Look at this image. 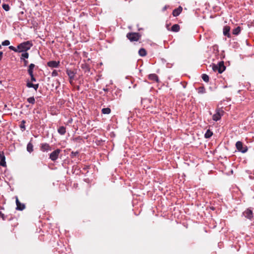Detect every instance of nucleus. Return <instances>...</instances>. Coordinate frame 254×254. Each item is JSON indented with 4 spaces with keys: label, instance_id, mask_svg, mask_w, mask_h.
Listing matches in <instances>:
<instances>
[{
    "label": "nucleus",
    "instance_id": "obj_8",
    "mask_svg": "<svg viewBox=\"0 0 254 254\" xmlns=\"http://www.w3.org/2000/svg\"><path fill=\"white\" fill-rule=\"evenodd\" d=\"M48 66L52 68H57L60 65V62L55 61H50L47 63Z\"/></svg>",
    "mask_w": 254,
    "mask_h": 254
},
{
    "label": "nucleus",
    "instance_id": "obj_41",
    "mask_svg": "<svg viewBox=\"0 0 254 254\" xmlns=\"http://www.w3.org/2000/svg\"><path fill=\"white\" fill-rule=\"evenodd\" d=\"M167 6L166 5V6H165L163 7V11H165V10L167 9Z\"/></svg>",
    "mask_w": 254,
    "mask_h": 254
},
{
    "label": "nucleus",
    "instance_id": "obj_28",
    "mask_svg": "<svg viewBox=\"0 0 254 254\" xmlns=\"http://www.w3.org/2000/svg\"><path fill=\"white\" fill-rule=\"evenodd\" d=\"M2 8L6 11L9 10L10 9L9 5L5 3L2 4Z\"/></svg>",
    "mask_w": 254,
    "mask_h": 254
},
{
    "label": "nucleus",
    "instance_id": "obj_33",
    "mask_svg": "<svg viewBox=\"0 0 254 254\" xmlns=\"http://www.w3.org/2000/svg\"><path fill=\"white\" fill-rule=\"evenodd\" d=\"M26 86L28 88H33V87H34V84L30 82H27L26 83Z\"/></svg>",
    "mask_w": 254,
    "mask_h": 254
},
{
    "label": "nucleus",
    "instance_id": "obj_18",
    "mask_svg": "<svg viewBox=\"0 0 254 254\" xmlns=\"http://www.w3.org/2000/svg\"><path fill=\"white\" fill-rule=\"evenodd\" d=\"M138 54L141 57H144L146 55L147 53L145 49L141 48L138 51Z\"/></svg>",
    "mask_w": 254,
    "mask_h": 254
},
{
    "label": "nucleus",
    "instance_id": "obj_5",
    "mask_svg": "<svg viewBox=\"0 0 254 254\" xmlns=\"http://www.w3.org/2000/svg\"><path fill=\"white\" fill-rule=\"evenodd\" d=\"M61 150L60 149H57L55 151H53L50 154V159H51V160L52 161H56L58 158L59 154L61 153Z\"/></svg>",
    "mask_w": 254,
    "mask_h": 254
},
{
    "label": "nucleus",
    "instance_id": "obj_40",
    "mask_svg": "<svg viewBox=\"0 0 254 254\" xmlns=\"http://www.w3.org/2000/svg\"><path fill=\"white\" fill-rule=\"evenodd\" d=\"M72 154H73L74 156H75L76 154H78V152H72Z\"/></svg>",
    "mask_w": 254,
    "mask_h": 254
},
{
    "label": "nucleus",
    "instance_id": "obj_10",
    "mask_svg": "<svg viewBox=\"0 0 254 254\" xmlns=\"http://www.w3.org/2000/svg\"><path fill=\"white\" fill-rule=\"evenodd\" d=\"M218 69H219V73H222L226 68L223 62H220L218 64Z\"/></svg>",
    "mask_w": 254,
    "mask_h": 254
},
{
    "label": "nucleus",
    "instance_id": "obj_2",
    "mask_svg": "<svg viewBox=\"0 0 254 254\" xmlns=\"http://www.w3.org/2000/svg\"><path fill=\"white\" fill-rule=\"evenodd\" d=\"M236 147L239 152L243 153H245L248 151L247 146L244 145L243 142L240 141H238L236 143Z\"/></svg>",
    "mask_w": 254,
    "mask_h": 254
},
{
    "label": "nucleus",
    "instance_id": "obj_26",
    "mask_svg": "<svg viewBox=\"0 0 254 254\" xmlns=\"http://www.w3.org/2000/svg\"><path fill=\"white\" fill-rule=\"evenodd\" d=\"M0 165L2 167H5L6 166V162H5V157H3V159H0Z\"/></svg>",
    "mask_w": 254,
    "mask_h": 254
},
{
    "label": "nucleus",
    "instance_id": "obj_12",
    "mask_svg": "<svg viewBox=\"0 0 254 254\" xmlns=\"http://www.w3.org/2000/svg\"><path fill=\"white\" fill-rule=\"evenodd\" d=\"M182 7L181 6H179L178 8L175 9L173 11V15L174 16H178L182 11Z\"/></svg>",
    "mask_w": 254,
    "mask_h": 254
},
{
    "label": "nucleus",
    "instance_id": "obj_39",
    "mask_svg": "<svg viewBox=\"0 0 254 254\" xmlns=\"http://www.w3.org/2000/svg\"><path fill=\"white\" fill-rule=\"evenodd\" d=\"M23 61V63H24V66H26L28 64V61H27L26 60H22Z\"/></svg>",
    "mask_w": 254,
    "mask_h": 254
},
{
    "label": "nucleus",
    "instance_id": "obj_11",
    "mask_svg": "<svg viewBox=\"0 0 254 254\" xmlns=\"http://www.w3.org/2000/svg\"><path fill=\"white\" fill-rule=\"evenodd\" d=\"M230 27L229 26H225L223 28V34L225 36H227L228 37H230Z\"/></svg>",
    "mask_w": 254,
    "mask_h": 254
},
{
    "label": "nucleus",
    "instance_id": "obj_25",
    "mask_svg": "<svg viewBox=\"0 0 254 254\" xmlns=\"http://www.w3.org/2000/svg\"><path fill=\"white\" fill-rule=\"evenodd\" d=\"M27 101L32 104H34L35 103V100L34 97H31L27 99Z\"/></svg>",
    "mask_w": 254,
    "mask_h": 254
},
{
    "label": "nucleus",
    "instance_id": "obj_30",
    "mask_svg": "<svg viewBox=\"0 0 254 254\" xmlns=\"http://www.w3.org/2000/svg\"><path fill=\"white\" fill-rule=\"evenodd\" d=\"M8 48L10 50H12V51H14L15 52H18V48H15L14 47H13L12 46H10L8 47Z\"/></svg>",
    "mask_w": 254,
    "mask_h": 254
},
{
    "label": "nucleus",
    "instance_id": "obj_1",
    "mask_svg": "<svg viewBox=\"0 0 254 254\" xmlns=\"http://www.w3.org/2000/svg\"><path fill=\"white\" fill-rule=\"evenodd\" d=\"M32 46V44L30 41L23 42L17 46L18 52H26Z\"/></svg>",
    "mask_w": 254,
    "mask_h": 254
},
{
    "label": "nucleus",
    "instance_id": "obj_32",
    "mask_svg": "<svg viewBox=\"0 0 254 254\" xmlns=\"http://www.w3.org/2000/svg\"><path fill=\"white\" fill-rule=\"evenodd\" d=\"M2 46H8L10 44L9 40H6L3 41L1 43Z\"/></svg>",
    "mask_w": 254,
    "mask_h": 254
},
{
    "label": "nucleus",
    "instance_id": "obj_16",
    "mask_svg": "<svg viewBox=\"0 0 254 254\" xmlns=\"http://www.w3.org/2000/svg\"><path fill=\"white\" fill-rule=\"evenodd\" d=\"M58 131L60 134L64 135L66 132V128L64 127L61 126L58 128Z\"/></svg>",
    "mask_w": 254,
    "mask_h": 254
},
{
    "label": "nucleus",
    "instance_id": "obj_17",
    "mask_svg": "<svg viewBox=\"0 0 254 254\" xmlns=\"http://www.w3.org/2000/svg\"><path fill=\"white\" fill-rule=\"evenodd\" d=\"M149 78L153 81H158V77L155 74H151L149 75Z\"/></svg>",
    "mask_w": 254,
    "mask_h": 254
},
{
    "label": "nucleus",
    "instance_id": "obj_23",
    "mask_svg": "<svg viewBox=\"0 0 254 254\" xmlns=\"http://www.w3.org/2000/svg\"><path fill=\"white\" fill-rule=\"evenodd\" d=\"M212 134H213L212 132L208 129L205 132V133L204 134V136L206 138H210L212 135Z\"/></svg>",
    "mask_w": 254,
    "mask_h": 254
},
{
    "label": "nucleus",
    "instance_id": "obj_4",
    "mask_svg": "<svg viewBox=\"0 0 254 254\" xmlns=\"http://www.w3.org/2000/svg\"><path fill=\"white\" fill-rule=\"evenodd\" d=\"M224 112L221 109H217L216 110V113L213 115L212 119L215 121H217L220 120L221 117L223 115Z\"/></svg>",
    "mask_w": 254,
    "mask_h": 254
},
{
    "label": "nucleus",
    "instance_id": "obj_38",
    "mask_svg": "<svg viewBox=\"0 0 254 254\" xmlns=\"http://www.w3.org/2000/svg\"><path fill=\"white\" fill-rule=\"evenodd\" d=\"M5 157V156H4L3 152L0 151V159H3V157Z\"/></svg>",
    "mask_w": 254,
    "mask_h": 254
},
{
    "label": "nucleus",
    "instance_id": "obj_13",
    "mask_svg": "<svg viewBox=\"0 0 254 254\" xmlns=\"http://www.w3.org/2000/svg\"><path fill=\"white\" fill-rule=\"evenodd\" d=\"M244 215L247 218L251 219L253 217V212L250 209H247L244 212Z\"/></svg>",
    "mask_w": 254,
    "mask_h": 254
},
{
    "label": "nucleus",
    "instance_id": "obj_34",
    "mask_svg": "<svg viewBox=\"0 0 254 254\" xmlns=\"http://www.w3.org/2000/svg\"><path fill=\"white\" fill-rule=\"evenodd\" d=\"M81 68L85 69V71L87 70L89 71L88 67L86 64H82Z\"/></svg>",
    "mask_w": 254,
    "mask_h": 254
},
{
    "label": "nucleus",
    "instance_id": "obj_37",
    "mask_svg": "<svg viewBox=\"0 0 254 254\" xmlns=\"http://www.w3.org/2000/svg\"><path fill=\"white\" fill-rule=\"evenodd\" d=\"M39 87V84H34V87L33 88L34 89L35 91H37Z\"/></svg>",
    "mask_w": 254,
    "mask_h": 254
},
{
    "label": "nucleus",
    "instance_id": "obj_31",
    "mask_svg": "<svg viewBox=\"0 0 254 254\" xmlns=\"http://www.w3.org/2000/svg\"><path fill=\"white\" fill-rule=\"evenodd\" d=\"M205 92V89L203 87H200L198 88L199 93H204Z\"/></svg>",
    "mask_w": 254,
    "mask_h": 254
},
{
    "label": "nucleus",
    "instance_id": "obj_7",
    "mask_svg": "<svg viewBox=\"0 0 254 254\" xmlns=\"http://www.w3.org/2000/svg\"><path fill=\"white\" fill-rule=\"evenodd\" d=\"M41 150L43 152H48L49 151H51L52 150V148L49 144L45 143L41 144Z\"/></svg>",
    "mask_w": 254,
    "mask_h": 254
},
{
    "label": "nucleus",
    "instance_id": "obj_24",
    "mask_svg": "<svg viewBox=\"0 0 254 254\" xmlns=\"http://www.w3.org/2000/svg\"><path fill=\"white\" fill-rule=\"evenodd\" d=\"M210 66H212V68L214 71H215V72L218 71L219 72L218 64H212V65H210Z\"/></svg>",
    "mask_w": 254,
    "mask_h": 254
},
{
    "label": "nucleus",
    "instance_id": "obj_42",
    "mask_svg": "<svg viewBox=\"0 0 254 254\" xmlns=\"http://www.w3.org/2000/svg\"><path fill=\"white\" fill-rule=\"evenodd\" d=\"M0 48H1V45H0Z\"/></svg>",
    "mask_w": 254,
    "mask_h": 254
},
{
    "label": "nucleus",
    "instance_id": "obj_35",
    "mask_svg": "<svg viewBox=\"0 0 254 254\" xmlns=\"http://www.w3.org/2000/svg\"><path fill=\"white\" fill-rule=\"evenodd\" d=\"M58 75V72L56 70H54L52 73V76H56Z\"/></svg>",
    "mask_w": 254,
    "mask_h": 254
},
{
    "label": "nucleus",
    "instance_id": "obj_36",
    "mask_svg": "<svg viewBox=\"0 0 254 254\" xmlns=\"http://www.w3.org/2000/svg\"><path fill=\"white\" fill-rule=\"evenodd\" d=\"M29 75L30 76L31 81L35 82V81H36V78L34 77L33 74H31V75Z\"/></svg>",
    "mask_w": 254,
    "mask_h": 254
},
{
    "label": "nucleus",
    "instance_id": "obj_21",
    "mask_svg": "<svg viewBox=\"0 0 254 254\" xmlns=\"http://www.w3.org/2000/svg\"><path fill=\"white\" fill-rule=\"evenodd\" d=\"M111 111V110L109 108H105L102 109V113L104 114H109Z\"/></svg>",
    "mask_w": 254,
    "mask_h": 254
},
{
    "label": "nucleus",
    "instance_id": "obj_29",
    "mask_svg": "<svg viewBox=\"0 0 254 254\" xmlns=\"http://www.w3.org/2000/svg\"><path fill=\"white\" fill-rule=\"evenodd\" d=\"M25 121L23 120L22 122H21V125H20V127L22 129V130H24L25 129Z\"/></svg>",
    "mask_w": 254,
    "mask_h": 254
},
{
    "label": "nucleus",
    "instance_id": "obj_19",
    "mask_svg": "<svg viewBox=\"0 0 254 254\" xmlns=\"http://www.w3.org/2000/svg\"><path fill=\"white\" fill-rule=\"evenodd\" d=\"M171 30L173 32H177L180 30V26L177 24H174L172 26Z\"/></svg>",
    "mask_w": 254,
    "mask_h": 254
},
{
    "label": "nucleus",
    "instance_id": "obj_15",
    "mask_svg": "<svg viewBox=\"0 0 254 254\" xmlns=\"http://www.w3.org/2000/svg\"><path fill=\"white\" fill-rule=\"evenodd\" d=\"M26 149H27V151L29 153H31L32 152H33V144H32V143L31 142H29L27 144Z\"/></svg>",
    "mask_w": 254,
    "mask_h": 254
},
{
    "label": "nucleus",
    "instance_id": "obj_6",
    "mask_svg": "<svg viewBox=\"0 0 254 254\" xmlns=\"http://www.w3.org/2000/svg\"><path fill=\"white\" fill-rule=\"evenodd\" d=\"M66 73L67 74V75L68 76V77L69 78L70 83L72 84L73 80L74 79V77H75L76 72L74 70H71V69H66Z\"/></svg>",
    "mask_w": 254,
    "mask_h": 254
},
{
    "label": "nucleus",
    "instance_id": "obj_27",
    "mask_svg": "<svg viewBox=\"0 0 254 254\" xmlns=\"http://www.w3.org/2000/svg\"><path fill=\"white\" fill-rule=\"evenodd\" d=\"M202 78L205 82H208L209 81V76L206 74H203L202 75Z\"/></svg>",
    "mask_w": 254,
    "mask_h": 254
},
{
    "label": "nucleus",
    "instance_id": "obj_22",
    "mask_svg": "<svg viewBox=\"0 0 254 254\" xmlns=\"http://www.w3.org/2000/svg\"><path fill=\"white\" fill-rule=\"evenodd\" d=\"M24 53H22L21 55V57L20 58L21 60H26L29 58V54L26 52H24Z\"/></svg>",
    "mask_w": 254,
    "mask_h": 254
},
{
    "label": "nucleus",
    "instance_id": "obj_20",
    "mask_svg": "<svg viewBox=\"0 0 254 254\" xmlns=\"http://www.w3.org/2000/svg\"><path fill=\"white\" fill-rule=\"evenodd\" d=\"M241 27L238 26V27H237L236 28H234L233 30V34L234 35H238L240 31H241Z\"/></svg>",
    "mask_w": 254,
    "mask_h": 254
},
{
    "label": "nucleus",
    "instance_id": "obj_9",
    "mask_svg": "<svg viewBox=\"0 0 254 254\" xmlns=\"http://www.w3.org/2000/svg\"><path fill=\"white\" fill-rule=\"evenodd\" d=\"M16 209L17 210H23L25 207V205L24 204L20 202L17 197H16Z\"/></svg>",
    "mask_w": 254,
    "mask_h": 254
},
{
    "label": "nucleus",
    "instance_id": "obj_3",
    "mask_svg": "<svg viewBox=\"0 0 254 254\" xmlns=\"http://www.w3.org/2000/svg\"><path fill=\"white\" fill-rule=\"evenodd\" d=\"M127 37L131 41H137L141 37V35L138 33H129L127 34Z\"/></svg>",
    "mask_w": 254,
    "mask_h": 254
},
{
    "label": "nucleus",
    "instance_id": "obj_14",
    "mask_svg": "<svg viewBox=\"0 0 254 254\" xmlns=\"http://www.w3.org/2000/svg\"><path fill=\"white\" fill-rule=\"evenodd\" d=\"M35 67V65L33 64H31L28 68V73L29 75L33 74L34 68Z\"/></svg>",
    "mask_w": 254,
    "mask_h": 254
}]
</instances>
